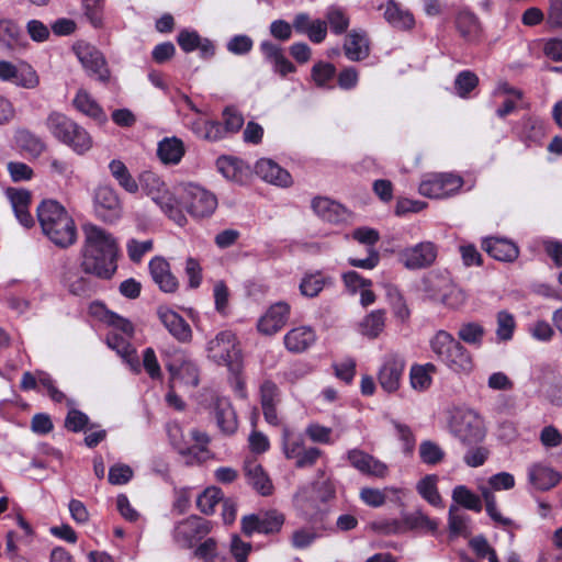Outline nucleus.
Here are the masks:
<instances>
[{
    "label": "nucleus",
    "mask_w": 562,
    "mask_h": 562,
    "mask_svg": "<svg viewBox=\"0 0 562 562\" xmlns=\"http://www.w3.org/2000/svg\"><path fill=\"white\" fill-rule=\"evenodd\" d=\"M83 233L82 270L100 279H110L116 270L117 245L115 238L93 224L85 225Z\"/></svg>",
    "instance_id": "nucleus-1"
},
{
    "label": "nucleus",
    "mask_w": 562,
    "mask_h": 562,
    "mask_svg": "<svg viewBox=\"0 0 562 562\" xmlns=\"http://www.w3.org/2000/svg\"><path fill=\"white\" fill-rule=\"evenodd\" d=\"M37 218L44 235L57 247L67 248L76 243V224L57 201H43L37 206Z\"/></svg>",
    "instance_id": "nucleus-2"
},
{
    "label": "nucleus",
    "mask_w": 562,
    "mask_h": 562,
    "mask_svg": "<svg viewBox=\"0 0 562 562\" xmlns=\"http://www.w3.org/2000/svg\"><path fill=\"white\" fill-rule=\"evenodd\" d=\"M429 346L436 359L451 371L469 374L474 367L470 351L449 331L440 329L430 338Z\"/></svg>",
    "instance_id": "nucleus-3"
},
{
    "label": "nucleus",
    "mask_w": 562,
    "mask_h": 562,
    "mask_svg": "<svg viewBox=\"0 0 562 562\" xmlns=\"http://www.w3.org/2000/svg\"><path fill=\"white\" fill-rule=\"evenodd\" d=\"M137 182L145 194L150 196L171 221L179 226L186 225L187 217L180 207L179 200L157 173L149 170L143 171Z\"/></svg>",
    "instance_id": "nucleus-4"
},
{
    "label": "nucleus",
    "mask_w": 562,
    "mask_h": 562,
    "mask_svg": "<svg viewBox=\"0 0 562 562\" xmlns=\"http://www.w3.org/2000/svg\"><path fill=\"white\" fill-rule=\"evenodd\" d=\"M45 126L55 139L69 146L77 154H85L92 146L89 133L61 112L52 111L45 120Z\"/></svg>",
    "instance_id": "nucleus-5"
},
{
    "label": "nucleus",
    "mask_w": 562,
    "mask_h": 562,
    "mask_svg": "<svg viewBox=\"0 0 562 562\" xmlns=\"http://www.w3.org/2000/svg\"><path fill=\"white\" fill-rule=\"evenodd\" d=\"M207 357L229 371L237 373L241 368V353L236 336L231 330L220 331L206 345Z\"/></svg>",
    "instance_id": "nucleus-6"
},
{
    "label": "nucleus",
    "mask_w": 562,
    "mask_h": 562,
    "mask_svg": "<svg viewBox=\"0 0 562 562\" xmlns=\"http://www.w3.org/2000/svg\"><path fill=\"white\" fill-rule=\"evenodd\" d=\"M463 178L452 172L426 175L418 191L429 199H447L459 193L463 186Z\"/></svg>",
    "instance_id": "nucleus-7"
},
{
    "label": "nucleus",
    "mask_w": 562,
    "mask_h": 562,
    "mask_svg": "<svg viewBox=\"0 0 562 562\" xmlns=\"http://www.w3.org/2000/svg\"><path fill=\"white\" fill-rule=\"evenodd\" d=\"M188 213L195 218H203L212 215L217 206L216 196L204 188L189 183L183 188L179 200Z\"/></svg>",
    "instance_id": "nucleus-8"
},
{
    "label": "nucleus",
    "mask_w": 562,
    "mask_h": 562,
    "mask_svg": "<svg viewBox=\"0 0 562 562\" xmlns=\"http://www.w3.org/2000/svg\"><path fill=\"white\" fill-rule=\"evenodd\" d=\"M451 431L463 443L471 445L484 438L483 422L472 409H457L450 422Z\"/></svg>",
    "instance_id": "nucleus-9"
},
{
    "label": "nucleus",
    "mask_w": 562,
    "mask_h": 562,
    "mask_svg": "<svg viewBox=\"0 0 562 562\" xmlns=\"http://www.w3.org/2000/svg\"><path fill=\"white\" fill-rule=\"evenodd\" d=\"M74 52L90 77L104 85L110 81L111 74L106 60L97 47L80 41L74 45Z\"/></svg>",
    "instance_id": "nucleus-10"
},
{
    "label": "nucleus",
    "mask_w": 562,
    "mask_h": 562,
    "mask_svg": "<svg viewBox=\"0 0 562 562\" xmlns=\"http://www.w3.org/2000/svg\"><path fill=\"white\" fill-rule=\"evenodd\" d=\"M437 256L438 247L427 240L401 250L398 260L408 270H422L432 266Z\"/></svg>",
    "instance_id": "nucleus-11"
},
{
    "label": "nucleus",
    "mask_w": 562,
    "mask_h": 562,
    "mask_svg": "<svg viewBox=\"0 0 562 562\" xmlns=\"http://www.w3.org/2000/svg\"><path fill=\"white\" fill-rule=\"evenodd\" d=\"M95 215L106 223H113L121 217L122 205L116 191L108 186L99 187L94 194Z\"/></svg>",
    "instance_id": "nucleus-12"
},
{
    "label": "nucleus",
    "mask_w": 562,
    "mask_h": 562,
    "mask_svg": "<svg viewBox=\"0 0 562 562\" xmlns=\"http://www.w3.org/2000/svg\"><path fill=\"white\" fill-rule=\"evenodd\" d=\"M284 522V516L277 510L252 514L241 519V530L246 536L278 532Z\"/></svg>",
    "instance_id": "nucleus-13"
},
{
    "label": "nucleus",
    "mask_w": 562,
    "mask_h": 562,
    "mask_svg": "<svg viewBox=\"0 0 562 562\" xmlns=\"http://www.w3.org/2000/svg\"><path fill=\"white\" fill-rule=\"evenodd\" d=\"M209 532L210 527L206 520L190 516L175 526L172 537L182 548H191L198 539L203 538Z\"/></svg>",
    "instance_id": "nucleus-14"
},
{
    "label": "nucleus",
    "mask_w": 562,
    "mask_h": 562,
    "mask_svg": "<svg viewBox=\"0 0 562 562\" xmlns=\"http://www.w3.org/2000/svg\"><path fill=\"white\" fill-rule=\"evenodd\" d=\"M404 367L405 362L401 357L396 355L385 357L378 375L379 383L385 392L393 393L398 390Z\"/></svg>",
    "instance_id": "nucleus-15"
},
{
    "label": "nucleus",
    "mask_w": 562,
    "mask_h": 562,
    "mask_svg": "<svg viewBox=\"0 0 562 562\" xmlns=\"http://www.w3.org/2000/svg\"><path fill=\"white\" fill-rule=\"evenodd\" d=\"M157 315L161 324L180 342H188L192 338V330L186 319L175 311L160 306Z\"/></svg>",
    "instance_id": "nucleus-16"
},
{
    "label": "nucleus",
    "mask_w": 562,
    "mask_h": 562,
    "mask_svg": "<svg viewBox=\"0 0 562 562\" xmlns=\"http://www.w3.org/2000/svg\"><path fill=\"white\" fill-rule=\"evenodd\" d=\"M290 305L280 301L271 305L258 322V330L265 335H273L279 331L288 322Z\"/></svg>",
    "instance_id": "nucleus-17"
},
{
    "label": "nucleus",
    "mask_w": 562,
    "mask_h": 562,
    "mask_svg": "<svg viewBox=\"0 0 562 562\" xmlns=\"http://www.w3.org/2000/svg\"><path fill=\"white\" fill-rule=\"evenodd\" d=\"M91 273H86L82 268L69 267L63 277V283L68 291L77 296H90L95 291V283Z\"/></svg>",
    "instance_id": "nucleus-18"
},
{
    "label": "nucleus",
    "mask_w": 562,
    "mask_h": 562,
    "mask_svg": "<svg viewBox=\"0 0 562 562\" xmlns=\"http://www.w3.org/2000/svg\"><path fill=\"white\" fill-rule=\"evenodd\" d=\"M106 345L128 366L132 372H140L139 358L136 349L132 346L127 336L111 331L106 336Z\"/></svg>",
    "instance_id": "nucleus-19"
},
{
    "label": "nucleus",
    "mask_w": 562,
    "mask_h": 562,
    "mask_svg": "<svg viewBox=\"0 0 562 562\" xmlns=\"http://www.w3.org/2000/svg\"><path fill=\"white\" fill-rule=\"evenodd\" d=\"M171 375V381H179L186 385L196 386L199 384V368L186 356L181 355L173 361L166 363Z\"/></svg>",
    "instance_id": "nucleus-20"
},
{
    "label": "nucleus",
    "mask_w": 562,
    "mask_h": 562,
    "mask_svg": "<svg viewBox=\"0 0 562 562\" xmlns=\"http://www.w3.org/2000/svg\"><path fill=\"white\" fill-rule=\"evenodd\" d=\"M347 458L350 464L363 474L385 477L389 469L387 465L374 457L359 449L348 451Z\"/></svg>",
    "instance_id": "nucleus-21"
},
{
    "label": "nucleus",
    "mask_w": 562,
    "mask_h": 562,
    "mask_svg": "<svg viewBox=\"0 0 562 562\" xmlns=\"http://www.w3.org/2000/svg\"><path fill=\"white\" fill-rule=\"evenodd\" d=\"M513 133L527 146L539 143L544 136V127L541 120L536 116L525 115L513 126Z\"/></svg>",
    "instance_id": "nucleus-22"
},
{
    "label": "nucleus",
    "mask_w": 562,
    "mask_h": 562,
    "mask_svg": "<svg viewBox=\"0 0 562 562\" xmlns=\"http://www.w3.org/2000/svg\"><path fill=\"white\" fill-rule=\"evenodd\" d=\"M5 193L11 203L15 217L21 223V225L26 228L33 226L34 220L29 211L31 204L30 191L25 189L9 188Z\"/></svg>",
    "instance_id": "nucleus-23"
},
{
    "label": "nucleus",
    "mask_w": 562,
    "mask_h": 562,
    "mask_svg": "<svg viewBox=\"0 0 562 562\" xmlns=\"http://www.w3.org/2000/svg\"><path fill=\"white\" fill-rule=\"evenodd\" d=\"M214 418L221 432L226 436L235 434L238 428L236 413L226 397H218L214 403Z\"/></svg>",
    "instance_id": "nucleus-24"
},
{
    "label": "nucleus",
    "mask_w": 562,
    "mask_h": 562,
    "mask_svg": "<svg viewBox=\"0 0 562 562\" xmlns=\"http://www.w3.org/2000/svg\"><path fill=\"white\" fill-rule=\"evenodd\" d=\"M284 346L290 352L300 353L307 350L316 341L315 330L311 326H297L289 330L284 338Z\"/></svg>",
    "instance_id": "nucleus-25"
},
{
    "label": "nucleus",
    "mask_w": 562,
    "mask_h": 562,
    "mask_svg": "<svg viewBox=\"0 0 562 562\" xmlns=\"http://www.w3.org/2000/svg\"><path fill=\"white\" fill-rule=\"evenodd\" d=\"M255 170L260 178L272 184L289 187L292 183L291 175L271 159L258 160Z\"/></svg>",
    "instance_id": "nucleus-26"
},
{
    "label": "nucleus",
    "mask_w": 562,
    "mask_h": 562,
    "mask_svg": "<svg viewBox=\"0 0 562 562\" xmlns=\"http://www.w3.org/2000/svg\"><path fill=\"white\" fill-rule=\"evenodd\" d=\"M0 45L11 52H21L27 45V40L22 29L11 20L0 21Z\"/></svg>",
    "instance_id": "nucleus-27"
},
{
    "label": "nucleus",
    "mask_w": 562,
    "mask_h": 562,
    "mask_svg": "<svg viewBox=\"0 0 562 562\" xmlns=\"http://www.w3.org/2000/svg\"><path fill=\"white\" fill-rule=\"evenodd\" d=\"M484 250L499 261H513L518 257V247L510 240L499 237H487L483 239Z\"/></svg>",
    "instance_id": "nucleus-28"
},
{
    "label": "nucleus",
    "mask_w": 562,
    "mask_h": 562,
    "mask_svg": "<svg viewBox=\"0 0 562 562\" xmlns=\"http://www.w3.org/2000/svg\"><path fill=\"white\" fill-rule=\"evenodd\" d=\"M149 271L153 280L161 291L171 293L178 288L176 277L170 272L169 263L161 257H155L149 262Z\"/></svg>",
    "instance_id": "nucleus-29"
},
{
    "label": "nucleus",
    "mask_w": 562,
    "mask_h": 562,
    "mask_svg": "<svg viewBox=\"0 0 562 562\" xmlns=\"http://www.w3.org/2000/svg\"><path fill=\"white\" fill-rule=\"evenodd\" d=\"M14 143L20 151L32 158H38L46 150V143L43 138L27 128L15 131Z\"/></svg>",
    "instance_id": "nucleus-30"
},
{
    "label": "nucleus",
    "mask_w": 562,
    "mask_h": 562,
    "mask_svg": "<svg viewBox=\"0 0 562 562\" xmlns=\"http://www.w3.org/2000/svg\"><path fill=\"white\" fill-rule=\"evenodd\" d=\"M561 474L541 463L532 464L528 469L529 483L539 491H548L561 481Z\"/></svg>",
    "instance_id": "nucleus-31"
},
{
    "label": "nucleus",
    "mask_w": 562,
    "mask_h": 562,
    "mask_svg": "<svg viewBox=\"0 0 562 562\" xmlns=\"http://www.w3.org/2000/svg\"><path fill=\"white\" fill-rule=\"evenodd\" d=\"M314 212L324 221L339 223L347 218V210L339 203L328 198H315L312 201Z\"/></svg>",
    "instance_id": "nucleus-32"
},
{
    "label": "nucleus",
    "mask_w": 562,
    "mask_h": 562,
    "mask_svg": "<svg viewBox=\"0 0 562 562\" xmlns=\"http://www.w3.org/2000/svg\"><path fill=\"white\" fill-rule=\"evenodd\" d=\"M345 55L352 61H359L369 56V41L363 32L352 31L344 44Z\"/></svg>",
    "instance_id": "nucleus-33"
},
{
    "label": "nucleus",
    "mask_w": 562,
    "mask_h": 562,
    "mask_svg": "<svg viewBox=\"0 0 562 562\" xmlns=\"http://www.w3.org/2000/svg\"><path fill=\"white\" fill-rule=\"evenodd\" d=\"M245 472L248 484H250L259 494L268 496L272 493V482L259 463L255 461L247 462L245 465Z\"/></svg>",
    "instance_id": "nucleus-34"
},
{
    "label": "nucleus",
    "mask_w": 562,
    "mask_h": 562,
    "mask_svg": "<svg viewBox=\"0 0 562 562\" xmlns=\"http://www.w3.org/2000/svg\"><path fill=\"white\" fill-rule=\"evenodd\" d=\"M456 27L460 35L469 41H475L481 33V23L475 13L463 9L457 13Z\"/></svg>",
    "instance_id": "nucleus-35"
},
{
    "label": "nucleus",
    "mask_w": 562,
    "mask_h": 562,
    "mask_svg": "<svg viewBox=\"0 0 562 562\" xmlns=\"http://www.w3.org/2000/svg\"><path fill=\"white\" fill-rule=\"evenodd\" d=\"M384 18L392 26L400 30H409L415 24L413 14L401 8L394 0H390L385 4Z\"/></svg>",
    "instance_id": "nucleus-36"
},
{
    "label": "nucleus",
    "mask_w": 562,
    "mask_h": 562,
    "mask_svg": "<svg viewBox=\"0 0 562 562\" xmlns=\"http://www.w3.org/2000/svg\"><path fill=\"white\" fill-rule=\"evenodd\" d=\"M157 155L166 165L178 164L184 155V146L177 137H166L158 143Z\"/></svg>",
    "instance_id": "nucleus-37"
},
{
    "label": "nucleus",
    "mask_w": 562,
    "mask_h": 562,
    "mask_svg": "<svg viewBox=\"0 0 562 562\" xmlns=\"http://www.w3.org/2000/svg\"><path fill=\"white\" fill-rule=\"evenodd\" d=\"M438 475L427 474L420 479L416 484V491L418 494L431 506L442 507V497L438 491Z\"/></svg>",
    "instance_id": "nucleus-38"
},
{
    "label": "nucleus",
    "mask_w": 562,
    "mask_h": 562,
    "mask_svg": "<svg viewBox=\"0 0 562 562\" xmlns=\"http://www.w3.org/2000/svg\"><path fill=\"white\" fill-rule=\"evenodd\" d=\"M169 439L177 451L188 457L187 463H193L198 460L196 448L189 446L184 439L181 426L178 423H170L167 427Z\"/></svg>",
    "instance_id": "nucleus-39"
},
{
    "label": "nucleus",
    "mask_w": 562,
    "mask_h": 562,
    "mask_svg": "<svg viewBox=\"0 0 562 562\" xmlns=\"http://www.w3.org/2000/svg\"><path fill=\"white\" fill-rule=\"evenodd\" d=\"M74 106L82 114L92 117L94 120H104L105 115L102 108L91 97V94L85 90L79 89L74 101Z\"/></svg>",
    "instance_id": "nucleus-40"
},
{
    "label": "nucleus",
    "mask_w": 562,
    "mask_h": 562,
    "mask_svg": "<svg viewBox=\"0 0 562 562\" xmlns=\"http://www.w3.org/2000/svg\"><path fill=\"white\" fill-rule=\"evenodd\" d=\"M403 524L405 532L411 530L435 532L438 529V522L420 509L403 515Z\"/></svg>",
    "instance_id": "nucleus-41"
},
{
    "label": "nucleus",
    "mask_w": 562,
    "mask_h": 562,
    "mask_svg": "<svg viewBox=\"0 0 562 562\" xmlns=\"http://www.w3.org/2000/svg\"><path fill=\"white\" fill-rule=\"evenodd\" d=\"M333 284V279L322 272L308 273L300 283V292L307 297H315L326 286Z\"/></svg>",
    "instance_id": "nucleus-42"
},
{
    "label": "nucleus",
    "mask_w": 562,
    "mask_h": 562,
    "mask_svg": "<svg viewBox=\"0 0 562 562\" xmlns=\"http://www.w3.org/2000/svg\"><path fill=\"white\" fill-rule=\"evenodd\" d=\"M109 169L113 178L126 192L132 194L138 192V182L133 178L124 162L114 159L109 164Z\"/></svg>",
    "instance_id": "nucleus-43"
},
{
    "label": "nucleus",
    "mask_w": 562,
    "mask_h": 562,
    "mask_svg": "<svg viewBox=\"0 0 562 562\" xmlns=\"http://www.w3.org/2000/svg\"><path fill=\"white\" fill-rule=\"evenodd\" d=\"M437 372L434 363H426L422 366H413L411 368V385L414 390L425 391L432 382L431 375Z\"/></svg>",
    "instance_id": "nucleus-44"
},
{
    "label": "nucleus",
    "mask_w": 562,
    "mask_h": 562,
    "mask_svg": "<svg viewBox=\"0 0 562 562\" xmlns=\"http://www.w3.org/2000/svg\"><path fill=\"white\" fill-rule=\"evenodd\" d=\"M452 501L467 509L480 513L482 510L481 497L474 494L465 485H457L452 490Z\"/></svg>",
    "instance_id": "nucleus-45"
},
{
    "label": "nucleus",
    "mask_w": 562,
    "mask_h": 562,
    "mask_svg": "<svg viewBox=\"0 0 562 562\" xmlns=\"http://www.w3.org/2000/svg\"><path fill=\"white\" fill-rule=\"evenodd\" d=\"M458 340L474 347H481L485 335L484 327L476 322L462 324L458 329Z\"/></svg>",
    "instance_id": "nucleus-46"
},
{
    "label": "nucleus",
    "mask_w": 562,
    "mask_h": 562,
    "mask_svg": "<svg viewBox=\"0 0 562 562\" xmlns=\"http://www.w3.org/2000/svg\"><path fill=\"white\" fill-rule=\"evenodd\" d=\"M361 333L369 338H376L385 326V312L376 310L364 317L361 323Z\"/></svg>",
    "instance_id": "nucleus-47"
},
{
    "label": "nucleus",
    "mask_w": 562,
    "mask_h": 562,
    "mask_svg": "<svg viewBox=\"0 0 562 562\" xmlns=\"http://www.w3.org/2000/svg\"><path fill=\"white\" fill-rule=\"evenodd\" d=\"M445 450L432 440H424L419 445V458L427 465H437L443 461Z\"/></svg>",
    "instance_id": "nucleus-48"
},
{
    "label": "nucleus",
    "mask_w": 562,
    "mask_h": 562,
    "mask_svg": "<svg viewBox=\"0 0 562 562\" xmlns=\"http://www.w3.org/2000/svg\"><path fill=\"white\" fill-rule=\"evenodd\" d=\"M468 300V295L456 284L447 283L443 289V293L440 296V302L452 310H458L462 307Z\"/></svg>",
    "instance_id": "nucleus-49"
},
{
    "label": "nucleus",
    "mask_w": 562,
    "mask_h": 562,
    "mask_svg": "<svg viewBox=\"0 0 562 562\" xmlns=\"http://www.w3.org/2000/svg\"><path fill=\"white\" fill-rule=\"evenodd\" d=\"M327 25L330 26L333 33L340 35L349 27V16L344 9L339 7H329L326 12Z\"/></svg>",
    "instance_id": "nucleus-50"
},
{
    "label": "nucleus",
    "mask_w": 562,
    "mask_h": 562,
    "mask_svg": "<svg viewBox=\"0 0 562 562\" xmlns=\"http://www.w3.org/2000/svg\"><path fill=\"white\" fill-rule=\"evenodd\" d=\"M400 492V488L393 486L385 487L384 490L364 487L360 492V498L368 506L380 507L385 503L387 493L396 494Z\"/></svg>",
    "instance_id": "nucleus-51"
},
{
    "label": "nucleus",
    "mask_w": 562,
    "mask_h": 562,
    "mask_svg": "<svg viewBox=\"0 0 562 562\" xmlns=\"http://www.w3.org/2000/svg\"><path fill=\"white\" fill-rule=\"evenodd\" d=\"M223 493L218 487H207L196 499L198 508L205 515L214 513L215 506L222 501Z\"/></svg>",
    "instance_id": "nucleus-52"
},
{
    "label": "nucleus",
    "mask_w": 562,
    "mask_h": 562,
    "mask_svg": "<svg viewBox=\"0 0 562 562\" xmlns=\"http://www.w3.org/2000/svg\"><path fill=\"white\" fill-rule=\"evenodd\" d=\"M470 517L461 514L457 505H451L448 514L449 530L452 535H468L469 533Z\"/></svg>",
    "instance_id": "nucleus-53"
},
{
    "label": "nucleus",
    "mask_w": 562,
    "mask_h": 562,
    "mask_svg": "<svg viewBox=\"0 0 562 562\" xmlns=\"http://www.w3.org/2000/svg\"><path fill=\"white\" fill-rule=\"evenodd\" d=\"M65 427L72 432H79L82 430H92L97 426L94 424H89L88 415L81 411L72 408L66 416Z\"/></svg>",
    "instance_id": "nucleus-54"
},
{
    "label": "nucleus",
    "mask_w": 562,
    "mask_h": 562,
    "mask_svg": "<svg viewBox=\"0 0 562 562\" xmlns=\"http://www.w3.org/2000/svg\"><path fill=\"white\" fill-rule=\"evenodd\" d=\"M496 321H497V328H496L497 339L501 341L510 340L513 338L514 329L516 327V322H515L514 316L506 311H501L497 313Z\"/></svg>",
    "instance_id": "nucleus-55"
},
{
    "label": "nucleus",
    "mask_w": 562,
    "mask_h": 562,
    "mask_svg": "<svg viewBox=\"0 0 562 562\" xmlns=\"http://www.w3.org/2000/svg\"><path fill=\"white\" fill-rule=\"evenodd\" d=\"M282 448L288 459H295L305 449L303 439L300 436H294L286 427L282 432Z\"/></svg>",
    "instance_id": "nucleus-56"
},
{
    "label": "nucleus",
    "mask_w": 562,
    "mask_h": 562,
    "mask_svg": "<svg viewBox=\"0 0 562 562\" xmlns=\"http://www.w3.org/2000/svg\"><path fill=\"white\" fill-rule=\"evenodd\" d=\"M371 529L383 536L405 533L402 519H379L371 522Z\"/></svg>",
    "instance_id": "nucleus-57"
},
{
    "label": "nucleus",
    "mask_w": 562,
    "mask_h": 562,
    "mask_svg": "<svg viewBox=\"0 0 562 562\" xmlns=\"http://www.w3.org/2000/svg\"><path fill=\"white\" fill-rule=\"evenodd\" d=\"M482 497L485 502V509L487 515L497 524L508 526L510 524V519L502 516L501 512L496 505V497L493 492L487 487L481 488Z\"/></svg>",
    "instance_id": "nucleus-58"
},
{
    "label": "nucleus",
    "mask_w": 562,
    "mask_h": 562,
    "mask_svg": "<svg viewBox=\"0 0 562 562\" xmlns=\"http://www.w3.org/2000/svg\"><path fill=\"white\" fill-rule=\"evenodd\" d=\"M479 83L477 76L469 70L461 71L454 81L457 92L460 97H465Z\"/></svg>",
    "instance_id": "nucleus-59"
},
{
    "label": "nucleus",
    "mask_w": 562,
    "mask_h": 562,
    "mask_svg": "<svg viewBox=\"0 0 562 562\" xmlns=\"http://www.w3.org/2000/svg\"><path fill=\"white\" fill-rule=\"evenodd\" d=\"M254 47V41L250 36L238 34L233 36L226 44V48L234 55H246Z\"/></svg>",
    "instance_id": "nucleus-60"
},
{
    "label": "nucleus",
    "mask_w": 562,
    "mask_h": 562,
    "mask_svg": "<svg viewBox=\"0 0 562 562\" xmlns=\"http://www.w3.org/2000/svg\"><path fill=\"white\" fill-rule=\"evenodd\" d=\"M336 68L329 63L319 61L312 68V78L319 87L325 86L335 76Z\"/></svg>",
    "instance_id": "nucleus-61"
},
{
    "label": "nucleus",
    "mask_w": 562,
    "mask_h": 562,
    "mask_svg": "<svg viewBox=\"0 0 562 562\" xmlns=\"http://www.w3.org/2000/svg\"><path fill=\"white\" fill-rule=\"evenodd\" d=\"M133 477V470L127 464L117 463L109 470V482L113 485H123Z\"/></svg>",
    "instance_id": "nucleus-62"
},
{
    "label": "nucleus",
    "mask_w": 562,
    "mask_h": 562,
    "mask_svg": "<svg viewBox=\"0 0 562 562\" xmlns=\"http://www.w3.org/2000/svg\"><path fill=\"white\" fill-rule=\"evenodd\" d=\"M261 406L278 405L280 402V391L277 384L270 380H266L260 385Z\"/></svg>",
    "instance_id": "nucleus-63"
},
{
    "label": "nucleus",
    "mask_w": 562,
    "mask_h": 562,
    "mask_svg": "<svg viewBox=\"0 0 562 562\" xmlns=\"http://www.w3.org/2000/svg\"><path fill=\"white\" fill-rule=\"evenodd\" d=\"M126 248L130 259L134 262H139L144 255L153 249V240L146 239L138 241L131 239L127 241Z\"/></svg>",
    "instance_id": "nucleus-64"
}]
</instances>
